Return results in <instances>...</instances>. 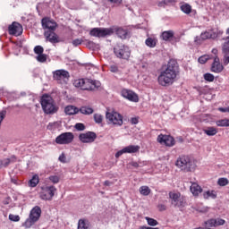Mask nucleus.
<instances>
[{"instance_id": "39448f33", "label": "nucleus", "mask_w": 229, "mask_h": 229, "mask_svg": "<svg viewBox=\"0 0 229 229\" xmlns=\"http://www.w3.org/2000/svg\"><path fill=\"white\" fill-rule=\"evenodd\" d=\"M42 216V208L38 206H35L30 212L29 217L25 220L23 226L25 228H30L35 225L40 219Z\"/></svg>"}, {"instance_id": "cd10ccee", "label": "nucleus", "mask_w": 229, "mask_h": 229, "mask_svg": "<svg viewBox=\"0 0 229 229\" xmlns=\"http://www.w3.org/2000/svg\"><path fill=\"white\" fill-rule=\"evenodd\" d=\"M203 198L204 199H209V198H211V199H216V198H217V192L214 190L204 191Z\"/></svg>"}, {"instance_id": "49530a36", "label": "nucleus", "mask_w": 229, "mask_h": 229, "mask_svg": "<svg viewBox=\"0 0 229 229\" xmlns=\"http://www.w3.org/2000/svg\"><path fill=\"white\" fill-rule=\"evenodd\" d=\"M214 79H215V77H214V74H212V73H205L204 74V80L206 81L212 82V81H214Z\"/></svg>"}, {"instance_id": "dca6fc26", "label": "nucleus", "mask_w": 229, "mask_h": 229, "mask_svg": "<svg viewBox=\"0 0 229 229\" xmlns=\"http://www.w3.org/2000/svg\"><path fill=\"white\" fill-rule=\"evenodd\" d=\"M157 142H159V144H165V146L168 147L174 146V139L169 135H158Z\"/></svg>"}, {"instance_id": "2f4dec72", "label": "nucleus", "mask_w": 229, "mask_h": 229, "mask_svg": "<svg viewBox=\"0 0 229 229\" xmlns=\"http://www.w3.org/2000/svg\"><path fill=\"white\" fill-rule=\"evenodd\" d=\"M216 126H219L220 128L229 127V119L225 118V119L217 120L216 122Z\"/></svg>"}, {"instance_id": "6ab92c4d", "label": "nucleus", "mask_w": 229, "mask_h": 229, "mask_svg": "<svg viewBox=\"0 0 229 229\" xmlns=\"http://www.w3.org/2000/svg\"><path fill=\"white\" fill-rule=\"evenodd\" d=\"M223 69H225V67L219 62V57H215L211 66L212 72H216V74H219V72H223Z\"/></svg>"}, {"instance_id": "864d4df0", "label": "nucleus", "mask_w": 229, "mask_h": 229, "mask_svg": "<svg viewBox=\"0 0 229 229\" xmlns=\"http://www.w3.org/2000/svg\"><path fill=\"white\" fill-rule=\"evenodd\" d=\"M173 3V0H163L158 3V6H165L167 4H171Z\"/></svg>"}, {"instance_id": "37998d69", "label": "nucleus", "mask_w": 229, "mask_h": 229, "mask_svg": "<svg viewBox=\"0 0 229 229\" xmlns=\"http://www.w3.org/2000/svg\"><path fill=\"white\" fill-rule=\"evenodd\" d=\"M36 59L38 62H40V64H44L47 61V55L45 54H39L38 55H37Z\"/></svg>"}, {"instance_id": "c03bdc74", "label": "nucleus", "mask_w": 229, "mask_h": 229, "mask_svg": "<svg viewBox=\"0 0 229 229\" xmlns=\"http://www.w3.org/2000/svg\"><path fill=\"white\" fill-rule=\"evenodd\" d=\"M93 117L97 124H101L103 123V115H101L100 114H95Z\"/></svg>"}, {"instance_id": "13d9d810", "label": "nucleus", "mask_w": 229, "mask_h": 229, "mask_svg": "<svg viewBox=\"0 0 229 229\" xmlns=\"http://www.w3.org/2000/svg\"><path fill=\"white\" fill-rule=\"evenodd\" d=\"M60 162L65 163V154H61L59 156Z\"/></svg>"}, {"instance_id": "aec40b11", "label": "nucleus", "mask_w": 229, "mask_h": 229, "mask_svg": "<svg viewBox=\"0 0 229 229\" xmlns=\"http://www.w3.org/2000/svg\"><path fill=\"white\" fill-rule=\"evenodd\" d=\"M53 76H54V79L57 81L65 80L69 78V72L65 70H57L54 72Z\"/></svg>"}, {"instance_id": "0e129e2a", "label": "nucleus", "mask_w": 229, "mask_h": 229, "mask_svg": "<svg viewBox=\"0 0 229 229\" xmlns=\"http://www.w3.org/2000/svg\"><path fill=\"white\" fill-rule=\"evenodd\" d=\"M212 53H214V55H216V53H217V49L214 48V49L212 50Z\"/></svg>"}, {"instance_id": "de8ad7c7", "label": "nucleus", "mask_w": 229, "mask_h": 229, "mask_svg": "<svg viewBox=\"0 0 229 229\" xmlns=\"http://www.w3.org/2000/svg\"><path fill=\"white\" fill-rule=\"evenodd\" d=\"M109 70L111 72H114V73L119 72V66L115 64H113L109 66Z\"/></svg>"}, {"instance_id": "9d476101", "label": "nucleus", "mask_w": 229, "mask_h": 229, "mask_svg": "<svg viewBox=\"0 0 229 229\" xmlns=\"http://www.w3.org/2000/svg\"><path fill=\"white\" fill-rule=\"evenodd\" d=\"M89 35L91 37H98V38L110 37V35H114V30L106 28H94L90 30Z\"/></svg>"}, {"instance_id": "a211bd4d", "label": "nucleus", "mask_w": 229, "mask_h": 229, "mask_svg": "<svg viewBox=\"0 0 229 229\" xmlns=\"http://www.w3.org/2000/svg\"><path fill=\"white\" fill-rule=\"evenodd\" d=\"M226 221L222 218H211L206 222V228H216V226H223Z\"/></svg>"}, {"instance_id": "4be33fe9", "label": "nucleus", "mask_w": 229, "mask_h": 229, "mask_svg": "<svg viewBox=\"0 0 229 229\" xmlns=\"http://www.w3.org/2000/svg\"><path fill=\"white\" fill-rule=\"evenodd\" d=\"M169 197L171 199V203L172 205H174V207H180L182 205V200L180 199V193L170 192Z\"/></svg>"}, {"instance_id": "2eb2a0df", "label": "nucleus", "mask_w": 229, "mask_h": 229, "mask_svg": "<svg viewBox=\"0 0 229 229\" xmlns=\"http://www.w3.org/2000/svg\"><path fill=\"white\" fill-rule=\"evenodd\" d=\"M9 35H14V37L22 35V25L19 22H13V24L9 26Z\"/></svg>"}, {"instance_id": "7ed1b4c3", "label": "nucleus", "mask_w": 229, "mask_h": 229, "mask_svg": "<svg viewBox=\"0 0 229 229\" xmlns=\"http://www.w3.org/2000/svg\"><path fill=\"white\" fill-rule=\"evenodd\" d=\"M175 165L184 173H191L196 169V162L189 156H182L177 159Z\"/></svg>"}, {"instance_id": "c85d7f7f", "label": "nucleus", "mask_w": 229, "mask_h": 229, "mask_svg": "<svg viewBox=\"0 0 229 229\" xmlns=\"http://www.w3.org/2000/svg\"><path fill=\"white\" fill-rule=\"evenodd\" d=\"M78 229H90V222L87 219H80L78 222Z\"/></svg>"}, {"instance_id": "20e7f679", "label": "nucleus", "mask_w": 229, "mask_h": 229, "mask_svg": "<svg viewBox=\"0 0 229 229\" xmlns=\"http://www.w3.org/2000/svg\"><path fill=\"white\" fill-rule=\"evenodd\" d=\"M40 103L43 112L47 115H53V114L58 112V107L55 105V100L50 96L43 95Z\"/></svg>"}, {"instance_id": "a19ab883", "label": "nucleus", "mask_w": 229, "mask_h": 229, "mask_svg": "<svg viewBox=\"0 0 229 229\" xmlns=\"http://www.w3.org/2000/svg\"><path fill=\"white\" fill-rule=\"evenodd\" d=\"M229 182H228V179L225 178V177H221L218 179L217 181V184L220 186V187H226V185H228Z\"/></svg>"}, {"instance_id": "f03ea898", "label": "nucleus", "mask_w": 229, "mask_h": 229, "mask_svg": "<svg viewBox=\"0 0 229 229\" xmlns=\"http://www.w3.org/2000/svg\"><path fill=\"white\" fill-rule=\"evenodd\" d=\"M73 85L81 90H96L101 87V82L90 79H77L73 81Z\"/></svg>"}, {"instance_id": "79ce46f5", "label": "nucleus", "mask_w": 229, "mask_h": 229, "mask_svg": "<svg viewBox=\"0 0 229 229\" xmlns=\"http://www.w3.org/2000/svg\"><path fill=\"white\" fill-rule=\"evenodd\" d=\"M145 219L149 226H157V225H158V222L157 220H155L154 218L146 216Z\"/></svg>"}, {"instance_id": "5701e85b", "label": "nucleus", "mask_w": 229, "mask_h": 229, "mask_svg": "<svg viewBox=\"0 0 229 229\" xmlns=\"http://www.w3.org/2000/svg\"><path fill=\"white\" fill-rule=\"evenodd\" d=\"M157 43H158V39L155 36L148 37L145 40V45L147 46V47H150V48L157 47Z\"/></svg>"}, {"instance_id": "4468645a", "label": "nucleus", "mask_w": 229, "mask_h": 229, "mask_svg": "<svg viewBox=\"0 0 229 229\" xmlns=\"http://www.w3.org/2000/svg\"><path fill=\"white\" fill-rule=\"evenodd\" d=\"M140 149V147L138 145H129L127 147H124L123 149L119 150L115 154V158H119V157H122V155H124V153H138Z\"/></svg>"}, {"instance_id": "f8f14e48", "label": "nucleus", "mask_w": 229, "mask_h": 229, "mask_svg": "<svg viewBox=\"0 0 229 229\" xmlns=\"http://www.w3.org/2000/svg\"><path fill=\"white\" fill-rule=\"evenodd\" d=\"M120 94L122 98L127 99L128 101H131L132 103H139V95H137V93L131 89H123L120 91Z\"/></svg>"}, {"instance_id": "393cba45", "label": "nucleus", "mask_w": 229, "mask_h": 229, "mask_svg": "<svg viewBox=\"0 0 229 229\" xmlns=\"http://www.w3.org/2000/svg\"><path fill=\"white\" fill-rule=\"evenodd\" d=\"M64 112L66 115H76V114L80 113V108L74 106H67L64 108Z\"/></svg>"}, {"instance_id": "a18cd8bd", "label": "nucleus", "mask_w": 229, "mask_h": 229, "mask_svg": "<svg viewBox=\"0 0 229 229\" xmlns=\"http://www.w3.org/2000/svg\"><path fill=\"white\" fill-rule=\"evenodd\" d=\"M34 53L38 55L44 54V47L42 46H36L34 47Z\"/></svg>"}, {"instance_id": "5fc2aeb1", "label": "nucleus", "mask_w": 229, "mask_h": 229, "mask_svg": "<svg viewBox=\"0 0 229 229\" xmlns=\"http://www.w3.org/2000/svg\"><path fill=\"white\" fill-rule=\"evenodd\" d=\"M4 117H6V110H3L0 112V125L3 123Z\"/></svg>"}, {"instance_id": "412c9836", "label": "nucleus", "mask_w": 229, "mask_h": 229, "mask_svg": "<svg viewBox=\"0 0 229 229\" xmlns=\"http://www.w3.org/2000/svg\"><path fill=\"white\" fill-rule=\"evenodd\" d=\"M190 191H191V194L193 196H195V198H197V196H199V194H201V192H203V188H201V186H199V184H198V182H192L190 187Z\"/></svg>"}, {"instance_id": "72a5a7b5", "label": "nucleus", "mask_w": 229, "mask_h": 229, "mask_svg": "<svg viewBox=\"0 0 229 229\" xmlns=\"http://www.w3.org/2000/svg\"><path fill=\"white\" fill-rule=\"evenodd\" d=\"M40 182V179L38 178V174H35L32 176V178L29 181V187H37L38 185V182Z\"/></svg>"}, {"instance_id": "f257e3e1", "label": "nucleus", "mask_w": 229, "mask_h": 229, "mask_svg": "<svg viewBox=\"0 0 229 229\" xmlns=\"http://www.w3.org/2000/svg\"><path fill=\"white\" fill-rule=\"evenodd\" d=\"M180 74L178 63L170 59L166 65L163 66L157 77V82L161 87H171L176 81Z\"/></svg>"}, {"instance_id": "680f3d73", "label": "nucleus", "mask_w": 229, "mask_h": 229, "mask_svg": "<svg viewBox=\"0 0 229 229\" xmlns=\"http://www.w3.org/2000/svg\"><path fill=\"white\" fill-rule=\"evenodd\" d=\"M158 208H159V210H165V205H163V204H161V205H159L158 206Z\"/></svg>"}, {"instance_id": "9b49d317", "label": "nucleus", "mask_w": 229, "mask_h": 229, "mask_svg": "<svg viewBox=\"0 0 229 229\" xmlns=\"http://www.w3.org/2000/svg\"><path fill=\"white\" fill-rule=\"evenodd\" d=\"M74 140V134L72 132H63L55 138V143L60 145L71 144Z\"/></svg>"}, {"instance_id": "ea45409f", "label": "nucleus", "mask_w": 229, "mask_h": 229, "mask_svg": "<svg viewBox=\"0 0 229 229\" xmlns=\"http://www.w3.org/2000/svg\"><path fill=\"white\" fill-rule=\"evenodd\" d=\"M181 10L183 13L189 14L192 11V7L189 4H184L181 6Z\"/></svg>"}, {"instance_id": "0eeeda50", "label": "nucleus", "mask_w": 229, "mask_h": 229, "mask_svg": "<svg viewBox=\"0 0 229 229\" xmlns=\"http://www.w3.org/2000/svg\"><path fill=\"white\" fill-rule=\"evenodd\" d=\"M55 192H56V187L54 185H47L41 187V192L39 193V197L41 199L45 201H51L55 197Z\"/></svg>"}, {"instance_id": "3c124183", "label": "nucleus", "mask_w": 229, "mask_h": 229, "mask_svg": "<svg viewBox=\"0 0 229 229\" xmlns=\"http://www.w3.org/2000/svg\"><path fill=\"white\" fill-rule=\"evenodd\" d=\"M208 61V55H202L199 58V64H207Z\"/></svg>"}, {"instance_id": "bb28decb", "label": "nucleus", "mask_w": 229, "mask_h": 229, "mask_svg": "<svg viewBox=\"0 0 229 229\" xmlns=\"http://www.w3.org/2000/svg\"><path fill=\"white\" fill-rule=\"evenodd\" d=\"M173 37H174V32L173 30H165L161 34V38L165 42L173 40Z\"/></svg>"}, {"instance_id": "c756f323", "label": "nucleus", "mask_w": 229, "mask_h": 229, "mask_svg": "<svg viewBox=\"0 0 229 229\" xmlns=\"http://www.w3.org/2000/svg\"><path fill=\"white\" fill-rule=\"evenodd\" d=\"M45 38L47 42H51V44H58L60 40H58V35L53 31V34H50L48 37L45 36Z\"/></svg>"}, {"instance_id": "1a4fd4ad", "label": "nucleus", "mask_w": 229, "mask_h": 229, "mask_svg": "<svg viewBox=\"0 0 229 229\" xmlns=\"http://www.w3.org/2000/svg\"><path fill=\"white\" fill-rule=\"evenodd\" d=\"M114 51L117 58H123V60H128V58H130V55H131V52L130 51V47L123 44H118L114 48Z\"/></svg>"}, {"instance_id": "e2e57ef3", "label": "nucleus", "mask_w": 229, "mask_h": 229, "mask_svg": "<svg viewBox=\"0 0 229 229\" xmlns=\"http://www.w3.org/2000/svg\"><path fill=\"white\" fill-rule=\"evenodd\" d=\"M105 185L110 186V185H112V182H110V181H106L105 182Z\"/></svg>"}, {"instance_id": "4d7b16f0", "label": "nucleus", "mask_w": 229, "mask_h": 229, "mask_svg": "<svg viewBox=\"0 0 229 229\" xmlns=\"http://www.w3.org/2000/svg\"><path fill=\"white\" fill-rule=\"evenodd\" d=\"M109 3H114V4H121L123 0H107Z\"/></svg>"}, {"instance_id": "7c9ffc66", "label": "nucleus", "mask_w": 229, "mask_h": 229, "mask_svg": "<svg viewBox=\"0 0 229 229\" xmlns=\"http://www.w3.org/2000/svg\"><path fill=\"white\" fill-rule=\"evenodd\" d=\"M79 112H81V114H83L84 115H90V114H94V109L89 106H81L79 109Z\"/></svg>"}, {"instance_id": "a878e982", "label": "nucleus", "mask_w": 229, "mask_h": 229, "mask_svg": "<svg viewBox=\"0 0 229 229\" xmlns=\"http://www.w3.org/2000/svg\"><path fill=\"white\" fill-rule=\"evenodd\" d=\"M13 162H15V156H12L11 158L0 159V169L9 166Z\"/></svg>"}, {"instance_id": "f704fd0d", "label": "nucleus", "mask_w": 229, "mask_h": 229, "mask_svg": "<svg viewBox=\"0 0 229 229\" xmlns=\"http://www.w3.org/2000/svg\"><path fill=\"white\" fill-rule=\"evenodd\" d=\"M116 35L120 38H126V36L128 35V30L123 29V28H118V29H116Z\"/></svg>"}, {"instance_id": "473e14b6", "label": "nucleus", "mask_w": 229, "mask_h": 229, "mask_svg": "<svg viewBox=\"0 0 229 229\" xmlns=\"http://www.w3.org/2000/svg\"><path fill=\"white\" fill-rule=\"evenodd\" d=\"M204 133H206V135H208V137H214V135L217 134V129H216L215 127H208L207 129H205Z\"/></svg>"}, {"instance_id": "423d86ee", "label": "nucleus", "mask_w": 229, "mask_h": 229, "mask_svg": "<svg viewBox=\"0 0 229 229\" xmlns=\"http://www.w3.org/2000/svg\"><path fill=\"white\" fill-rule=\"evenodd\" d=\"M42 28L44 30V36L49 37L50 35H54L53 31L56 30V28H58V24L55 20H52L50 18H43L41 20Z\"/></svg>"}, {"instance_id": "b1692460", "label": "nucleus", "mask_w": 229, "mask_h": 229, "mask_svg": "<svg viewBox=\"0 0 229 229\" xmlns=\"http://www.w3.org/2000/svg\"><path fill=\"white\" fill-rule=\"evenodd\" d=\"M208 38H212V32L205 31L200 34V36H197L194 41L197 44H199L201 40H207Z\"/></svg>"}, {"instance_id": "f3484780", "label": "nucleus", "mask_w": 229, "mask_h": 229, "mask_svg": "<svg viewBox=\"0 0 229 229\" xmlns=\"http://www.w3.org/2000/svg\"><path fill=\"white\" fill-rule=\"evenodd\" d=\"M222 51L224 54V65L229 64V37L225 38V42L222 45Z\"/></svg>"}, {"instance_id": "8fccbe9b", "label": "nucleus", "mask_w": 229, "mask_h": 229, "mask_svg": "<svg viewBox=\"0 0 229 229\" xmlns=\"http://www.w3.org/2000/svg\"><path fill=\"white\" fill-rule=\"evenodd\" d=\"M75 130H77L78 131H83V130H85V124L79 123H76L74 126Z\"/></svg>"}, {"instance_id": "4c0bfd02", "label": "nucleus", "mask_w": 229, "mask_h": 229, "mask_svg": "<svg viewBox=\"0 0 229 229\" xmlns=\"http://www.w3.org/2000/svg\"><path fill=\"white\" fill-rule=\"evenodd\" d=\"M224 31L223 30L216 29L211 31L212 38H219L223 35Z\"/></svg>"}, {"instance_id": "052dcab7", "label": "nucleus", "mask_w": 229, "mask_h": 229, "mask_svg": "<svg viewBox=\"0 0 229 229\" xmlns=\"http://www.w3.org/2000/svg\"><path fill=\"white\" fill-rule=\"evenodd\" d=\"M131 165H132V167H139V163L132 161L130 163Z\"/></svg>"}, {"instance_id": "09e8293b", "label": "nucleus", "mask_w": 229, "mask_h": 229, "mask_svg": "<svg viewBox=\"0 0 229 229\" xmlns=\"http://www.w3.org/2000/svg\"><path fill=\"white\" fill-rule=\"evenodd\" d=\"M72 44L74 46V47H78V46H81V44H83V39L76 38L72 42Z\"/></svg>"}, {"instance_id": "ddd939ff", "label": "nucleus", "mask_w": 229, "mask_h": 229, "mask_svg": "<svg viewBox=\"0 0 229 229\" xmlns=\"http://www.w3.org/2000/svg\"><path fill=\"white\" fill-rule=\"evenodd\" d=\"M98 138V135H96L93 131H88L86 133H81L79 136V139L81 142H83L84 144H90L96 140Z\"/></svg>"}, {"instance_id": "e433bc0d", "label": "nucleus", "mask_w": 229, "mask_h": 229, "mask_svg": "<svg viewBox=\"0 0 229 229\" xmlns=\"http://www.w3.org/2000/svg\"><path fill=\"white\" fill-rule=\"evenodd\" d=\"M140 192L142 196H149L151 190L148 186H141L140 188Z\"/></svg>"}, {"instance_id": "bf43d9fd", "label": "nucleus", "mask_w": 229, "mask_h": 229, "mask_svg": "<svg viewBox=\"0 0 229 229\" xmlns=\"http://www.w3.org/2000/svg\"><path fill=\"white\" fill-rule=\"evenodd\" d=\"M131 124H139V119L138 118H131Z\"/></svg>"}, {"instance_id": "6e6d98bb", "label": "nucleus", "mask_w": 229, "mask_h": 229, "mask_svg": "<svg viewBox=\"0 0 229 229\" xmlns=\"http://www.w3.org/2000/svg\"><path fill=\"white\" fill-rule=\"evenodd\" d=\"M219 112H222L223 114H226V112L229 114V106L228 107H219Z\"/></svg>"}, {"instance_id": "c9c22d12", "label": "nucleus", "mask_w": 229, "mask_h": 229, "mask_svg": "<svg viewBox=\"0 0 229 229\" xmlns=\"http://www.w3.org/2000/svg\"><path fill=\"white\" fill-rule=\"evenodd\" d=\"M59 126L60 123L58 122L49 123L47 125V130H49L50 131H55V130H58Z\"/></svg>"}, {"instance_id": "6e6552de", "label": "nucleus", "mask_w": 229, "mask_h": 229, "mask_svg": "<svg viewBox=\"0 0 229 229\" xmlns=\"http://www.w3.org/2000/svg\"><path fill=\"white\" fill-rule=\"evenodd\" d=\"M106 119L107 120L108 124L123 126V115L115 111L107 112L106 114Z\"/></svg>"}, {"instance_id": "603ef678", "label": "nucleus", "mask_w": 229, "mask_h": 229, "mask_svg": "<svg viewBox=\"0 0 229 229\" xmlns=\"http://www.w3.org/2000/svg\"><path fill=\"white\" fill-rule=\"evenodd\" d=\"M9 219L10 221H14V222H17V221H20L21 220V216H17V215H9Z\"/></svg>"}, {"instance_id": "58836bf2", "label": "nucleus", "mask_w": 229, "mask_h": 229, "mask_svg": "<svg viewBox=\"0 0 229 229\" xmlns=\"http://www.w3.org/2000/svg\"><path fill=\"white\" fill-rule=\"evenodd\" d=\"M47 182H50L51 183L56 184L60 182V176L58 175H50L47 179Z\"/></svg>"}]
</instances>
